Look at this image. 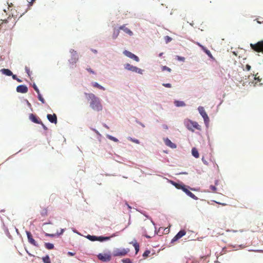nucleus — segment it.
<instances>
[{
  "mask_svg": "<svg viewBox=\"0 0 263 263\" xmlns=\"http://www.w3.org/2000/svg\"><path fill=\"white\" fill-rule=\"evenodd\" d=\"M178 59L179 60H180V61H183L185 59L183 57H180L178 56Z\"/></svg>",
  "mask_w": 263,
  "mask_h": 263,
  "instance_id": "48",
  "label": "nucleus"
},
{
  "mask_svg": "<svg viewBox=\"0 0 263 263\" xmlns=\"http://www.w3.org/2000/svg\"><path fill=\"white\" fill-rule=\"evenodd\" d=\"M165 144L170 147L172 148H175L176 147V145L173 143L169 139L166 138L164 140Z\"/></svg>",
  "mask_w": 263,
  "mask_h": 263,
  "instance_id": "16",
  "label": "nucleus"
},
{
  "mask_svg": "<svg viewBox=\"0 0 263 263\" xmlns=\"http://www.w3.org/2000/svg\"><path fill=\"white\" fill-rule=\"evenodd\" d=\"M47 118L48 120L52 123L57 124V115L55 114L52 115L48 114L47 116Z\"/></svg>",
  "mask_w": 263,
  "mask_h": 263,
  "instance_id": "14",
  "label": "nucleus"
},
{
  "mask_svg": "<svg viewBox=\"0 0 263 263\" xmlns=\"http://www.w3.org/2000/svg\"><path fill=\"white\" fill-rule=\"evenodd\" d=\"M175 104L177 107L184 106L185 105V104L184 102L180 101H176L175 102Z\"/></svg>",
  "mask_w": 263,
  "mask_h": 263,
  "instance_id": "21",
  "label": "nucleus"
},
{
  "mask_svg": "<svg viewBox=\"0 0 263 263\" xmlns=\"http://www.w3.org/2000/svg\"><path fill=\"white\" fill-rule=\"evenodd\" d=\"M184 123L186 128L194 132L195 129L201 130V126L196 122L189 120L185 121Z\"/></svg>",
  "mask_w": 263,
  "mask_h": 263,
  "instance_id": "3",
  "label": "nucleus"
},
{
  "mask_svg": "<svg viewBox=\"0 0 263 263\" xmlns=\"http://www.w3.org/2000/svg\"><path fill=\"white\" fill-rule=\"evenodd\" d=\"M0 71L3 74H4L5 75H6L8 76H11L12 75V71L8 69L3 68V69H2Z\"/></svg>",
  "mask_w": 263,
  "mask_h": 263,
  "instance_id": "18",
  "label": "nucleus"
},
{
  "mask_svg": "<svg viewBox=\"0 0 263 263\" xmlns=\"http://www.w3.org/2000/svg\"><path fill=\"white\" fill-rule=\"evenodd\" d=\"M210 189L211 190V192H216V187L214 185H210Z\"/></svg>",
  "mask_w": 263,
  "mask_h": 263,
  "instance_id": "36",
  "label": "nucleus"
},
{
  "mask_svg": "<svg viewBox=\"0 0 263 263\" xmlns=\"http://www.w3.org/2000/svg\"><path fill=\"white\" fill-rule=\"evenodd\" d=\"M77 61H78V59H74V60L73 62H74V63H76L77 62Z\"/></svg>",
  "mask_w": 263,
  "mask_h": 263,
  "instance_id": "57",
  "label": "nucleus"
},
{
  "mask_svg": "<svg viewBox=\"0 0 263 263\" xmlns=\"http://www.w3.org/2000/svg\"><path fill=\"white\" fill-rule=\"evenodd\" d=\"M182 190L185 192L186 194L189 191V190L186 188V186L184 185L182 188Z\"/></svg>",
  "mask_w": 263,
  "mask_h": 263,
  "instance_id": "40",
  "label": "nucleus"
},
{
  "mask_svg": "<svg viewBox=\"0 0 263 263\" xmlns=\"http://www.w3.org/2000/svg\"><path fill=\"white\" fill-rule=\"evenodd\" d=\"M43 261L44 263H51L49 257L48 255H46V256L43 257Z\"/></svg>",
  "mask_w": 263,
  "mask_h": 263,
  "instance_id": "27",
  "label": "nucleus"
},
{
  "mask_svg": "<svg viewBox=\"0 0 263 263\" xmlns=\"http://www.w3.org/2000/svg\"><path fill=\"white\" fill-rule=\"evenodd\" d=\"M29 118L32 122L35 123H42V121L41 120V119L36 115L33 114H30L29 115Z\"/></svg>",
  "mask_w": 263,
  "mask_h": 263,
  "instance_id": "12",
  "label": "nucleus"
},
{
  "mask_svg": "<svg viewBox=\"0 0 263 263\" xmlns=\"http://www.w3.org/2000/svg\"><path fill=\"white\" fill-rule=\"evenodd\" d=\"M45 246L46 249L51 250L54 248V245L52 243L47 242L45 243Z\"/></svg>",
  "mask_w": 263,
  "mask_h": 263,
  "instance_id": "22",
  "label": "nucleus"
},
{
  "mask_svg": "<svg viewBox=\"0 0 263 263\" xmlns=\"http://www.w3.org/2000/svg\"><path fill=\"white\" fill-rule=\"evenodd\" d=\"M198 110L201 116L203 117L204 121L205 122H208L209 121V118L204 108L203 107L200 106L198 107Z\"/></svg>",
  "mask_w": 263,
  "mask_h": 263,
  "instance_id": "8",
  "label": "nucleus"
},
{
  "mask_svg": "<svg viewBox=\"0 0 263 263\" xmlns=\"http://www.w3.org/2000/svg\"><path fill=\"white\" fill-rule=\"evenodd\" d=\"M64 232V229H62L61 230V231H60V233L57 232V235H58V236H59V235H60L62 234L63 233V232Z\"/></svg>",
  "mask_w": 263,
  "mask_h": 263,
  "instance_id": "47",
  "label": "nucleus"
},
{
  "mask_svg": "<svg viewBox=\"0 0 263 263\" xmlns=\"http://www.w3.org/2000/svg\"><path fill=\"white\" fill-rule=\"evenodd\" d=\"M89 240L91 241H96L97 239V236H92L90 235H88L86 237Z\"/></svg>",
  "mask_w": 263,
  "mask_h": 263,
  "instance_id": "26",
  "label": "nucleus"
},
{
  "mask_svg": "<svg viewBox=\"0 0 263 263\" xmlns=\"http://www.w3.org/2000/svg\"><path fill=\"white\" fill-rule=\"evenodd\" d=\"M12 78H13L14 80H16V79H17V78L16 75H14V74H12Z\"/></svg>",
  "mask_w": 263,
  "mask_h": 263,
  "instance_id": "54",
  "label": "nucleus"
},
{
  "mask_svg": "<svg viewBox=\"0 0 263 263\" xmlns=\"http://www.w3.org/2000/svg\"><path fill=\"white\" fill-rule=\"evenodd\" d=\"M45 235H46V236L54 237V236H55V234H48V233H46V234H45Z\"/></svg>",
  "mask_w": 263,
  "mask_h": 263,
  "instance_id": "46",
  "label": "nucleus"
},
{
  "mask_svg": "<svg viewBox=\"0 0 263 263\" xmlns=\"http://www.w3.org/2000/svg\"><path fill=\"white\" fill-rule=\"evenodd\" d=\"M26 234L29 243H30L31 245L37 247L38 245L35 241V240L33 238L31 233L29 231H26Z\"/></svg>",
  "mask_w": 263,
  "mask_h": 263,
  "instance_id": "11",
  "label": "nucleus"
},
{
  "mask_svg": "<svg viewBox=\"0 0 263 263\" xmlns=\"http://www.w3.org/2000/svg\"><path fill=\"white\" fill-rule=\"evenodd\" d=\"M250 46L252 49L258 52H263V41H259L257 43L251 44Z\"/></svg>",
  "mask_w": 263,
  "mask_h": 263,
  "instance_id": "5",
  "label": "nucleus"
},
{
  "mask_svg": "<svg viewBox=\"0 0 263 263\" xmlns=\"http://www.w3.org/2000/svg\"><path fill=\"white\" fill-rule=\"evenodd\" d=\"M149 254H150V251L149 250H146L144 252L143 256L144 257H147L149 255Z\"/></svg>",
  "mask_w": 263,
  "mask_h": 263,
  "instance_id": "39",
  "label": "nucleus"
},
{
  "mask_svg": "<svg viewBox=\"0 0 263 263\" xmlns=\"http://www.w3.org/2000/svg\"><path fill=\"white\" fill-rule=\"evenodd\" d=\"M119 30H122L124 32L127 33L130 36L133 35V32L128 28L126 27V25H123L119 27Z\"/></svg>",
  "mask_w": 263,
  "mask_h": 263,
  "instance_id": "15",
  "label": "nucleus"
},
{
  "mask_svg": "<svg viewBox=\"0 0 263 263\" xmlns=\"http://www.w3.org/2000/svg\"><path fill=\"white\" fill-rule=\"evenodd\" d=\"M164 40H165V43L167 44V43L170 42L172 40V39L171 37H170L169 36H165L164 37Z\"/></svg>",
  "mask_w": 263,
  "mask_h": 263,
  "instance_id": "32",
  "label": "nucleus"
},
{
  "mask_svg": "<svg viewBox=\"0 0 263 263\" xmlns=\"http://www.w3.org/2000/svg\"><path fill=\"white\" fill-rule=\"evenodd\" d=\"M33 87L34 89L35 90V91L37 93V94L39 93H40L39 89H38V88L37 87V86H36L35 84L33 85Z\"/></svg>",
  "mask_w": 263,
  "mask_h": 263,
  "instance_id": "41",
  "label": "nucleus"
},
{
  "mask_svg": "<svg viewBox=\"0 0 263 263\" xmlns=\"http://www.w3.org/2000/svg\"><path fill=\"white\" fill-rule=\"evenodd\" d=\"M35 0H27V1L28 2V6H32V5L33 4V2L35 1Z\"/></svg>",
  "mask_w": 263,
  "mask_h": 263,
  "instance_id": "42",
  "label": "nucleus"
},
{
  "mask_svg": "<svg viewBox=\"0 0 263 263\" xmlns=\"http://www.w3.org/2000/svg\"><path fill=\"white\" fill-rule=\"evenodd\" d=\"M202 50L211 59L213 58L212 54L210 50L207 49L205 47H202Z\"/></svg>",
  "mask_w": 263,
  "mask_h": 263,
  "instance_id": "20",
  "label": "nucleus"
},
{
  "mask_svg": "<svg viewBox=\"0 0 263 263\" xmlns=\"http://www.w3.org/2000/svg\"><path fill=\"white\" fill-rule=\"evenodd\" d=\"M86 70H87L88 72H89L90 73H92V74H95V72H94V71H93V70H92L90 67H87V68H86Z\"/></svg>",
  "mask_w": 263,
  "mask_h": 263,
  "instance_id": "44",
  "label": "nucleus"
},
{
  "mask_svg": "<svg viewBox=\"0 0 263 263\" xmlns=\"http://www.w3.org/2000/svg\"><path fill=\"white\" fill-rule=\"evenodd\" d=\"M119 29L117 30H114V33L112 34V39H116L119 34Z\"/></svg>",
  "mask_w": 263,
  "mask_h": 263,
  "instance_id": "25",
  "label": "nucleus"
},
{
  "mask_svg": "<svg viewBox=\"0 0 263 263\" xmlns=\"http://www.w3.org/2000/svg\"><path fill=\"white\" fill-rule=\"evenodd\" d=\"M37 96H38V99L39 100L42 102V103H45V100L44 99V98L42 97V95H41L40 93H39L37 94Z\"/></svg>",
  "mask_w": 263,
  "mask_h": 263,
  "instance_id": "31",
  "label": "nucleus"
},
{
  "mask_svg": "<svg viewBox=\"0 0 263 263\" xmlns=\"http://www.w3.org/2000/svg\"><path fill=\"white\" fill-rule=\"evenodd\" d=\"M39 124H41L42 126H43V128L44 129H47V127H46V126L43 123V122H42V123H39Z\"/></svg>",
  "mask_w": 263,
  "mask_h": 263,
  "instance_id": "49",
  "label": "nucleus"
},
{
  "mask_svg": "<svg viewBox=\"0 0 263 263\" xmlns=\"http://www.w3.org/2000/svg\"><path fill=\"white\" fill-rule=\"evenodd\" d=\"M142 235L146 238H151L155 234L156 228L152 221L144 220L141 228Z\"/></svg>",
  "mask_w": 263,
  "mask_h": 263,
  "instance_id": "1",
  "label": "nucleus"
},
{
  "mask_svg": "<svg viewBox=\"0 0 263 263\" xmlns=\"http://www.w3.org/2000/svg\"><path fill=\"white\" fill-rule=\"evenodd\" d=\"M257 74L258 73L256 74H253V76H254V80H257V82H260L261 80V79L259 78V77H257Z\"/></svg>",
  "mask_w": 263,
  "mask_h": 263,
  "instance_id": "34",
  "label": "nucleus"
},
{
  "mask_svg": "<svg viewBox=\"0 0 263 263\" xmlns=\"http://www.w3.org/2000/svg\"><path fill=\"white\" fill-rule=\"evenodd\" d=\"M123 53L124 55H125L127 57L134 60L136 62L139 61V58L137 55H135L134 54H133V53H132L130 51H128L127 50H124L123 52Z\"/></svg>",
  "mask_w": 263,
  "mask_h": 263,
  "instance_id": "10",
  "label": "nucleus"
},
{
  "mask_svg": "<svg viewBox=\"0 0 263 263\" xmlns=\"http://www.w3.org/2000/svg\"><path fill=\"white\" fill-rule=\"evenodd\" d=\"M125 68L128 70L142 74L143 70L137 67L134 66L129 64H126L125 65Z\"/></svg>",
  "mask_w": 263,
  "mask_h": 263,
  "instance_id": "7",
  "label": "nucleus"
},
{
  "mask_svg": "<svg viewBox=\"0 0 263 263\" xmlns=\"http://www.w3.org/2000/svg\"><path fill=\"white\" fill-rule=\"evenodd\" d=\"M162 53H160V54H159V56H161V55H162Z\"/></svg>",
  "mask_w": 263,
  "mask_h": 263,
  "instance_id": "58",
  "label": "nucleus"
},
{
  "mask_svg": "<svg viewBox=\"0 0 263 263\" xmlns=\"http://www.w3.org/2000/svg\"><path fill=\"white\" fill-rule=\"evenodd\" d=\"M164 128H167V126H164Z\"/></svg>",
  "mask_w": 263,
  "mask_h": 263,
  "instance_id": "60",
  "label": "nucleus"
},
{
  "mask_svg": "<svg viewBox=\"0 0 263 263\" xmlns=\"http://www.w3.org/2000/svg\"><path fill=\"white\" fill-rule=\"evenodd\" d=\"M186 234V231L184 230H182L180 231L172 239L171 242L173 243L182 237L183 236H184Z\"/></svg>",
  "mask_w": 263,
  "mask_h": 263,
  "instance_id": "9",
  "label": "nucleus"
},
{
  "mask_svg": "<svg viewBox=\"0 0 263 263\" xmlns=\"http://www.w3.org/2000/svg\"><path fill=\"white\" fill-rule=\"evenodd\" d=\"M97 256L99 260L103 262L109 261L111 259V255L108 253H100Z\"/></svg>",
  "mask_w": 263,
  "mask_h": 263,
  "instance_id": "6",
  "label": "nucleus"
},
{
  "mask_svg": "<svg viewBox=\"0 0 263 263\" xmlns=\"http://www.w3.org/2000/svg\"><path fill=\"white\" fill-rule=\"evenodd\" d=\"M192 155L196 158H198L199 157V154L197 149L196 148H193L192 149Z\"/></svg>",
  "mask_w": 263,
  "mask_h": 263,
  "instance_id": "19",
  "label": "nucleus"
},
{
  "mask_svg": "<svg viewBox=\"0 0 263 263\" xmlns=\"http://www.w3.org/2000/svg\"><path fill=\"white\" fill-rule=\"evenodd\" d=\"M16 80L17 82H22V80H20V79H18V78H17V79H16Z\"/></svg>",
  "mask_w": 263,
  "mask_h": 263,
  "instance_id": "56",
  "label": "nucleus"
},
{
  "mask_svg": "<svg viewBox=\"0 0 263 263\" xmlns=\"http://www.w3.org/2000/svg\"><path fill=\"white\" fill-rule=\"evenodd\" d=\"M128 248H116L112 252V255L114 256H125L129 252Z\"/></svg>",
  "mask_w": 263,
  "mask_h": 263,
  "instance_id": "4",
  "label": "nucleus"
},
{
  "mask_svg": "<svg viewBox=\"0 0 263 263\" xmlns=\"http://www.w3.org/2000/svg\"><path fill=\"white\" fill-rule=\"evenodd\" d=\"M162 85L164 87H167V88H171L172 87L171 84L170 83H163Z\"/></svg>",
  "mask_w": 263,
  "mask_h": 263,
  "instance_id": "43",
  "label": "nucleus"
},
{
  "mask_svg": "<svg viewBox=\"0 0 263 263\" xmlns=\"http://www.w3.org/2000/svg\"><path fill=\"white\" fill-rule=\"evenodd\" d=\"M197 45H198L200 47H201V48L202 49V47H204L203 46H202V45H201L199 43L197 42Z\"/></svg>",
  "mask_w": 263,
  "mask_h": 263,
  "instance_id": "51",
  "label": "nucleus"
},
{
  "mask_svg": "<svg viewBox=\"0 0 263 263\" xmlns=\"http://www.w3.org/2000/svg\"><path fill=\"white\" fill-rule=\"evenodd\" d=\"M85 95L87 97V99L89 101H90V106L93 109L97 111H100L102 110V106L98 98H97L94 94L91 93H85Z\"/></svg>",
  "mask_w": 263,
  "mask_h": 263,
  "instance_id": "2",
  "label": "nucleus"
},
{
  "mask_svg": "<svg viewBox=\"0 0 263 263\" xmlns=\"http://www.w3.org/2000/svg\"><path fill=\"white\" fill-rule=\"evenodd\" d=\"M92 86L94 87H97V88H99L100 89H102V90H105V88L104 87L102 86L101 85H100L99 84H98L97 82H94L92 84Z\"/></svg>",
  "mask_w": 263,
  "mask_h": 263,
  "instance_id": "23",
  "label": "nucleus"
},
{
  "mask_svg": "<svg viewBox=\"0 0 263 263\" xmlns=\"http://www.w3.org/2000/svg\"><path fill=\"white\" fill-rule=\"evenodd\" d=\"M25 69H26V71L27 72V73L28 74V75H29V72H30L29 69L27 67H26Z\"/></svg>",
  "mask_w": 263,
  "mask_h": 263,
  "instance_id": "53",
  "label": "nucleus"
},
{
  "mask_svg": "<svg viewBox=\"0 0 263 263\" xmlns=\"http://www.w3.org/2000/svg\"><path fill=\"white\" fill-rule=\"evenodd\" d=\"M216 202L218 204L222 205V206H225L227 205L226 203H220V202Z\"/></svg>",
  "mask_w": 263,
  "mask_h": 263,
  "instance_id": "52",
  "label": "nucleus"
},
{
  "mask_svg": "<svg viewBox=\"0 0 263 263\" xmlns=\"http://www.w3.org/2000/svg\"><path fill=\"white\" fill-rule=\"evenodd\" d=\"M16 91L18 92L25 93L28 91V87L24 85H21L16 87Z\"/></svg>",
  "mask_w": 263,
  "mask_h": 263,
  "instance_id": "13",
  "label": "nucleus"
},
{
  "mask_svg": "<svg viewBox=\"0 0 263 263\" xmlns=\"http://www.w3.org/2000/svg\"><path fill=\"white\" fill-rule=\"evenodd\" d=\"M186 194L194 199L197 200L198 199V198L190 191L186 193Z\"/></svg>",
  "mask_w": 263,
  "mask_h": 263,
  "instance_id": "28",
  "label": "nucleus"
},
{
  "mask_svg": "<svg viewBox=\"0 0 263 263\" xmlns=\"http://www.w3.org/2000/svg\"><path fill=\"white\" fill-rule=\"evenodd\" d=\"M115 236V234H113L110 237L97 236V240L101 242L103 241L108 240L110 239L111 237H114Z\"/></svg>",
  "mask_w": 263,
  "mask_h": 263,
  "instance_id": "17",
  "label": "nucleus"
},
{
  "mask_svg": "<svg viewBox=\"0 0 263 263\" xmlns=\"http://www.w3.org/2000/svg\"><path fill=\"white\" fill-rule=\"evenodd\" d=\"M1 21H2V22L0 24V26L2 27L4 24H7L8 23L9 20L7 19V20H1Z\"/></svg>",
  "mask_w": 263,
  "mask_h": 263,
  "instance_id": "38",
  "label": "nucleus"
},
{
  "mask_svg": "<svg viewBox=\"0 0 263 263\" xmlns=\"http://www.w3.org/2000/svg\"><path fill=\"white\" fill-rule=\"evenodd\" d=\"M133 246L136 250V254H137L138 251H139V245L137 242H135L133 243Z\"/></svg>",
  "mask_w": 263,
  "mask_h": 263,
  "instance_id": "24",
  "label": "nucleus"
},
{
  "mask_svg": "<svg viewBox=\"0 0 263 263\" xmlns=\"http://www.w3.org/2000/svg\"><path fill=\"white\" fill-rule=\"evenodd\" d=\"M126 204L127 205V207H128V208L129 209H132V207L130 205H129L127 203H126Z\"/></svg>",
  "mask_w": 263,
  "mask_h": 263,
  "instance_id": "55",
  "label": "nucleus"
},
{
  "mask_svg": "<svg viewBox=\"0 0 263 263\" xmlns=\"http://www.w3.org/2000/svg\"><path fill=\"white\" fill-rule=\"evenodd\" d=\"M128 139L129 141H130L133 142H134V143H135L136 144H139L140 143V141L138 139H133V138H131V137H128Z\"/></svg>",
  "mask_w": 263,
  "mask_h": 263,
  "instance_id": "29",
  "label": "nucleus"
},
{
  "mask_svg": "<svg viewBox=\"0 0 263 263\" xmlns=\"http://www.w3.org/2000/svg\"><path fill=\"white\" fill-rule=\"evenodd\" d=\"M123 263H132V261L129 258H125L122 259Z\"/></svg>",
  "mask_w": 263,
  "mask_h": 263,
  "instance_id": "37",
  "label": "nucleus"
},
{
  "mask_svg": "<svg viewBox=\"0 0 263 263\" xmlns=\"http://www.w3.org/2000/svg\"><path fill=\"white\" fill-rule=\"evenodd\" d=\"M164 128H167V126H164Z\"/></svg>",
  "mask_w": 263,
  "mask_h": 263,
  "instance_id": "59",
  "label": "nucleus"
},
{
  "mask_svg": "<svg viewBox=\"0 0 263 263\" xmlns=\"http://www.w3.org/2000/svg\"><path fill=\"white\" fill-rule=\"evenodd\" d=\"M162 70H163V71L167 70L168 72H171V69L169 67L166 66H163L162 67Z\"/></svg>",
  "mask_w": 263,
  "mask_h": 263,
  "instance_id": "35",
  "label": "nucleus"
},
{
  "mask_svg": "<svg viewBox=\"0 0 263 263\" xmlns=\"http://www.w3.org/2000/svg\"><path fill=\"white\" fill-rule=\"evenodd\" d=\"M68 254L70 256H74L75 253H72V252H68Z\"/></svg>",
  "mask_w": 263,
  "mask_h": 263,
  "instance_id": "50",
  "label": "nucleus"
},
{
  "mask_svg": "<svg viewBox=\"0 0 263 263\" xmlns=\"http://www.w3.org/2000/svg\"><path fill=\"white\" fill-rule=\"evenodd\" d=\"M251 68V66L250 65H249V64H247L246 65V69L247 70H248V71L250 70Z\"/></svg>",
  "mask_w": 263,
  "mask_h": 263,
  "instance_id": "45",
  "label": "nucleus"
},
{
  "mask_svg": "<svg viewBox=\"0 0 263 263\" xmlns=\"http://www.w3.org/2000/svg\"><path fill=\"white\" fill-rule=\"evenodd\" d=\"M107 138L108 139H109L110 140L114 141V142H117L118 141V140L116 138L114 137H112V136H111L110 135H108L107 136Z\"/></svg>",
  "mask_w": 263,
  "mask_h": 263,
  "instance_id": "33",
  "label": "nucleus"
},
{
  "mask_svg": "<svg viewBox=\"0 0 263 263\" xmlns=\"http://www.w3.org/2000/svg\"><path fill=\"white\" fill-rule=\"evenodd\" d=\"M174 185L178 189L182 190V187L183 186V184H180L177 183H174Z\"/></svg>",
  "mask_w": 263,
  "mask_h": 263,
  "instance_id": "30",
  "label": "nucleus"
}]
</instances>
